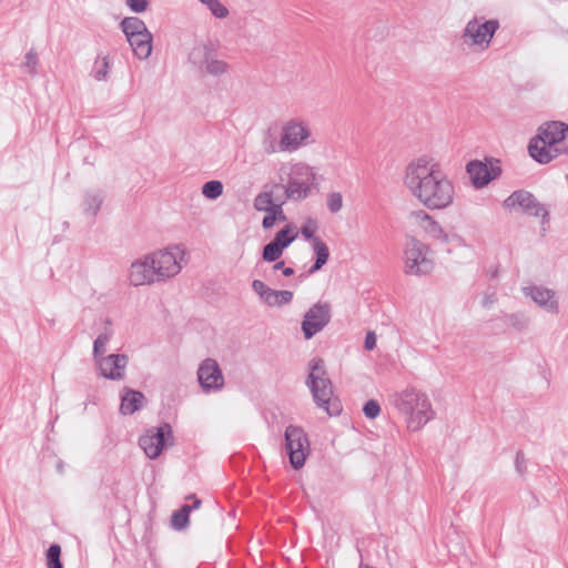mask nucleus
Here are the masks:
<instances>
[{
    "label": "nucleus",
    "instance_id": "393cba45",
    "mask_svg": "<svg viewBox=\"0 0 568 568\" xmlns=\"http://www.w3.org/2000/svg\"><path fill=\"white\" fill-rule=\"evenodd\" d=\"M311 247L315 255V261L311 266L310 271L312 273H315L320 271L328 262L329 248L323 240L316 241L315 243L311 244Z\"/></svg>",
    "mask_w": 568,
    "mask_h": 568
},
{
    "label": "nucleus",
    "instance_id": "49530a36",
    "mask_svg": "<svg viewBox=\"0 0 568 568\" xmlns=\"http://www.w3.org/2000/svg\"><path fill=\"white\" fill-rule=\"evenodd\" d=\"M200 3L204 2L205 0H197Z\"/></svg>",
    "mask_w": 568,
    "mask_h": 568
},
{
    "label": "nucleus",
    "instance_id": "c756f323",
    "mask_svg": "<svg viewBox=\"0 0 568 568\" xmlns=\"http://www.w3.org/2000/svg\"><path fill=\"white\" fill-rule=\"evenodd\" d=\"M209 12L216 19L223 20L230 16L229 8L220 0H205L202 2Z\"/></svg>",
    "mask_w": 568,
    "mask_h": 568
},
{
    "label": "nucleus",
    "instance_id": "6ab92c4d",
    "mask_svg": "<svg viewBox=\"0 0 568 568\" xmlns=\"http://www.w3.org/2000/svg\"><path fill=\"white\" fill-rule=\"evenodd\" d=\"M129 357L125 354H110L98 357L95 362L99 374L110 381H122L126 375Z\"/></svg>",
    "mask_w": 568,
    "mask_h": 568
},
{
    "label": "nucleus",
    "instance_id": "f03ea898",
    "mask_svg": "<svg viewBox=\"0 0 568 568\" xmlns=\"http://www.w3.org/2000/svg\"><path fill=\"white\" fill-rule=\"evenodd\" d=\"M275 180L282 190L284 200L298 203L320 190L322 176L318 169L311 163L291 159L277 165Z\"/></svg>",
    "mask_w": 568,
    "mask_h": 568
},
{
    "label": "nucleus",
    "instance_id": "f257e3e1",
    "mask_svg": "<svg viewBox=\"0 0 568 568\" xmlns=\"http://www.w3.org/2000/svg\"><path fill=\"white\" fill-rule=\"evenodd\" d=\"M403 184L409 194L428 210H445L456 197L453 180L433 158L413 159L404 169Z\"/></svg>",
    "mask_w": 568,
    "mask_h": 568
},
{
    "label": "nucleus",
    "instance_id": "bb28decb",
    "mask_svg": "<svg viewBox=\"0 0 568 568\" xmlns=\"http://www.w3.org/2000/svg\"><path fill=\"white\" fill-rule=\"evenodd\" d=\"M201 505V500L194 498L193 506L184 505L179 511L174 513L172 516V526L176 529H182L186 527L189 524V515L191 510L194 508H199Z\"/></svg>",
    "mask_w": 568,
    "mask_h": 568
},
{
    "label": "nucleus",
    "instance_id": "4468645a",
    "mask_svg": "<svg viewBox=\"0 0 568 568\" xmlns=\"http://www.w3.org/2000/svg\"><path fill=\"white\" fill-rule=\"evenodd\" d=\"M410 223L425 232L429 237L442 244H449L458 241L456 233L445 230L432 215L424 211H415L409 214Z\"/></svg>",
    "mask_w": 568,
    "mask_h": 568
},
{
    "label": "nucleus",
    "instance_id": "58836bf2",
    "mask_svg": "<svg viewBox=\"0 0 568 568\" xmlns=\"http://www.w3.org/2000/svg\"><path fill=\"white\" fill-rule=\"evenodd\" d=\"M125 6L134 13H143L150 6V0H125Z\"/></svg>",
    "mask_w": 568,
    "mask_h": 568
},
{
    "label": "nucleus",
    "instance_id": "a211bd4d",
    "mask_svg": "<svg viewBox=\"0 0 568 568\" xmlns=\"http://www.w3.org/2000/svg\"><path fill=\"white\" fill-rule=\"evenodd\" d=\"M499 28L497 20H487L478 23L476 20L469 21L464 30V37L469 36L470 45L475 50H484L489 47L493 36Z\"/></svg>",
    "mask_w": 568,
    "mask_h": 568
},
{
    "label": "nucleus",
    "instance_id": "5701e85b",
    "mask_svg": "<svg viewBox=\"0 0 568 568\" xmlns=\"http://www.w3.org/2000/svg\"><path fill=\"white\" fill-rule=\"evenodd\" d=\"M121 404L120 412L123 415H132L143 407L145 396L139 390L124 387L120 395Z\"/></svg>",
    "mask_w": 568,
    "mask_h": 568
},
{
    "label": "nucleus",
    "instance_id": "a19ab883",
    "mask_svg": "<svg viewBox=\"0 0 568 568\" xmlns=\"http://www.w3.org/2000/svg\"><path fill=\"white\" fill-rule=\"evenodd\" d=\"M363 412L367 418H376L381 413L379 404L376 400L371 399L364 405Z\"/></svg>",
    "mask_w": 568,
    "mask_h": 568
},
{
    "label": "nucleus",
    "instance_id": "f3484780",
    "mask_svg": "<svg viewBox=\"0 0 568 568\" xmlns=\"http://www.w3.org/2000/svg\"><path fill=\"white\" fill-rule=\"evenodd\" d=\"M331 320V308L327 303L314 304L304 315L302 331L306 339L321 332Z\"/></svg>",
    "mask_w": 568,
    "mask_h": 568
},
{
    "label": "nucleus",
    "instance_id": "7ed1b4c3",
    "mask_svg": "<svg viewBox=\"0 0 568 568\" xmlns=\"http://www.w3.org/2000/svg\"><path fill=\"white\" fill-rule=\"evenodd\" d=\"M390 404L404 419L408 432L423 429L435 418V410L428 395L416 387H406L389 397Z\"/></svg>",
    "mask_w": 568,
    "mask_h": 568
},
{
    "label": "nucleus",
    "instance_id": "c85d7f7f",
    "mask_svg": "<svg viewBox=\"0 0 568 568\" xmlns=\"http://www.w3.org/2000/svg\"><path fill=\"white\" fill-rule=\"evenodd\" d=\"M39 67V55L34 48L29 49L23 58V61L20 64V68L23 73L29 75H36Z\"/></svg>",
    "mask_w": 568,
    "mask_h": 568
},
{
    "label": "nucleus",
    "instance_id": "39448f33",
    "mask_svg": "<svg viewBox=\"0 0 568 568\" xmlns=\"http://www.w3.org/2000/svg\"><path fill=\"white\" fill-rule=\"evenodd\" d=\"M308 371L306 385L316 405L324 409L329 416L339 414L341 405L334 397L333 385L326 376L324 361L317 357L311 359Z\"/></svg>",
    "mask_w": 568,
    "mask_h": 568
},
{
    "label": "nucleus",
    "instance_id": "dca6fc26",
    "mask_svg": "<svg viewBox=\"0 0 568 568\" xmlns=\"http://www.w3.org/2000/svg\"><path fill=\"white\" fill-rule=\"evenodd\" d=\"M252 290L263 305L272 308L284 307L288 305L294 297L292 291L274 290L261 280H253Z\"/></svg>",
    "mask_w": 568,
    "mask_h": 568
},
{
    "label": "nucleus",
    "instance_id": "7c9ffc66",
    "mask_svg": "<svg viewBox=\"0 0 568 568\" xmlns=\"http://www.w3.org/2000/svg\"><path fill=\"white\" fill-rule=\"evenodd\" d=\"M266 215L262 220V227L264 230H271L276 222L286 221V215L283 207H275V210L266 211Z\"/></svg>",
    "mask_w": 568,
    "mask_h": 568
},
{
    "label": "nucleus",
    "instance_id": "a18cd8bd",
    "mask_svg": "<svg viewBox=\"0 0 568 568\" xmlns=\"http://www.w3.org/2000/svg\"><path fill=\"white\" fill-rule=\"evenodd\" d=\"M495 302H496V295H495V293H493V294H489V295H487V296H485V297H484V300H483V305H484L485 307H489V306H490V305H493Z\"/></svg>",
    "mask_w": 568,
    "mask_h": 568
},
{
    "label": "nucleus",
    "instance_id": "423d86ee",
    "mask_svg": "<svg viewBox=\"0 0 568 568\" xmlns=\"http://www.w3.org/2000/svg\"><path fill=\"white\" fill-rule=\"evenodd\" d=\"M161 283L175 278L187 265V251L183 244H170L149 252Z\"/></svg>",
    "mask_w": 568,
    "mask_h": 568
},
{
    "label": "nucleus",
    "instance_id": "473e14b6",
    "mask_svg": "<svg viewBox=\"0 0 568 568\" xmlns=\"http://www.w3.org/2000/svg\"><path fill=\"white\" fill-rule=\"evenodd\" d=\"M110 69V59L105 55L98 57L94 62L93 74L98 81L105 80Z\"/></svg>",
    "mask_w": 568,
    "mask_h": 568
},
{
    "label": "nucleus",
    "instance_id": "1a4fd4ad",
    "mask_svg": "<svg viewBox=\"0 0 568 568\" xmlns=\"http://www.w3.org/2000/svg\"><path fill=\"white\" fill-rule=\"evenodd\" d=\"M120 28L134 55L140 60H146L152 53L153 36L144 21L138 17H125L120 22Z\"/></svg>",
    "mask_w": 568,
    "mask_h": 568
},
{
    "label": "nucleus",
    "instance_id": "a878e982",
    "mask_svg": "<svg viewBox=\"0 0 568 568\" xmlns=\"http://www.w3.org/2000/svg\"><path fill=\"white\" fill-rule=\"evenodd\" d=\"M203 65L204 70L213 77L226 74L230 70V64L225 60L212 54L205 57Z\"/></svg>",
    "mask_w": 568,
    "mask_h": 568
},
{
    "label": "nucleus",
    "instance_id": "e433bc0d",
    "mask_svg": "<svg viewBox=\"0 0 568 568\" xmlns=\"http://www.w3.org/2000/svg\"><path fill=\"white\" fill-rule=\"evenodd\" d=\"M326 206L331 213H337L343 207V196L339 192H331L326 197Z\"/></svg>",
    "mask_w": 568,
    "mask_h": 568
},
{
    "label": "nucleus",
    "instance_id": "2eb2a0df",
    "mask_svg": "<svg viewBox=\"0 0 568 568\" xmlns=\"http://www.w3.org/2000/svg\"><path fill=\"white\" fill-rule=\"evenodd\" d=\"M171 437L172 429L170 425L164 424L160 427L148 429L145 434L141 436L139 443L145 455L153 459L162 453L166 445H169Z\"/></svg>",
    "mask_w": 568,
    "mask_h": 568
},
{
    "label": "nucleus",
    "instance_id": "0eeeda50",
    "mask_svg": "<svg viewBox=\"0 0 568 568\" xmlns=\"http://www.w3.org/2000/svg\"><path fill=\"white\" fill-rule=\"evenodd\" d=\"M312 135V129L306 120L302 118L288 119L282 124L277 146L272 143L266 148V152H296L311 143Z\"/></svg>",
    "mask_w": 568,
    "mask_h": 568
},
{
    "label": "nucleus",
    "instance_id": "f704fd0d",
    "mask_svg": "<svg viewBox=\"0 0 568 568\" xmlns=\"http://www.w3.org/2000/svg\"><path fill=\"white\" fill-rule=\"evenodd\" d=\"M109 342H110V334H108V333H102L95 338V341L93 343V355H94L95 362H98V357L105 356L104 354L106 353Z\"/></svg>",
    "mask_w": 568,
    "mask_h": 568
},
{
    "label": "nucleus",
    "instance_id": "ea45409f",
    "mask_svg": "<svg viewBox=\"0 0 568 568\" xmlns=\"http://www.w3.org/2000/svg\"><path fill=\"white\" fill-rule=\"evenodd\" d=\"M507 322L518 331L526 328L528 325V320L523 314H510L507 316Z\"/></svg>",
    "mask_w": 568,
    "mask_h": 568
},
{
    "label": "nucleus",
    "instance_id": "20e7f679",
    "mask_svg": "<svg viewBox=\"0 0 568 568\" xmlns=\"http://www.w3.org/2000/svg\"><path fill=\"white\" fill-rule=\"evenodd\" d=\"M568 134V124L561 121L546 122L538 129V134L532 138L528 145L529 154L541 164H547L556 159L562 151L558 144Z\"/></svg>",
    "mask_w": 568,
    "mask_h": 568
},
{
    "label": "nucleus",
    "instance_id": "412c9836",
    "mask_svg": "<svg viewBox=\"0 0 568 568\" xmlns=\"http://www.w3.org/2000/svg\"><path fill=\"white\" fill-rule=\"evenodd\" d=\"M282 190L276 180L266 184L263 190L254 197L253 206L258 212H266L275 210V207H283L284 200L283 195L280 196Z\"/></svg>",
    "mask_w": 568,
    "mask_h": 568
},
{
    "label": "nucleus",
    "instance_id": "cd10ccee",
    "mask_svg": "<svg viewBox=\"0 0 568 568\" xmlns=\"http://www.w3.org/2000/svg\"><path fill=\"white\" fill-rule=\"evenodd\" d=\"M318 231V222L316 219L307 217L302 226H301V235L302 237L310 242V244L315 243L316 241H321L322 239L317 235Z\"/></svg>",
    "mask_w": 568,
    "mask_h": 568
},
{
    "label": "nucleus",
    "instance_id": "37998d69",
    "mask_svg": "<svg viewBox=\"0 0 568 568\" xmlns=\"http://www.w3.org/2000/svg\"><path fill=\"white\" fill-rule=\"evenodd\" d=\"M377 338L374 332H367L365 336V349L373 351L376 347Z\"/></svg>",
    "mask_w": 568,
    "mask_h": 568
},
{
    "label": "nucleus",
    "instance_id": "72a5a7b5",
    "mask_svg": "<svg viewBox=\"0 0 568 568\" xmlns=\"http://www.w3.org/2000/svg\"><path fill=\"white\" fill-rule=\"evenodd\" d=\"M61 547L57 544L51 545L47 550L45 560L48 568H62Z\"/></svg>",
    "mask_w": 568,
    "mask_h": 568
},
{
    "label": "nucleus",
    "instance_id": "aec40b11",
    "mask_svg": "<svg viewBox=\"0 0 568 568\" xmlns=\"http://www.w3.org/2000/svg\"><path fill=\"white\" fill-rule=\"evenodd\" d=\"M197 378L201 387L204 390L221 389L224 385V377L222 371L215 359H204L199 369Z\"/></svg>",
    "mask_w": 568,
    "mask_h": 568
},
{
    "label": "nucleus",
    "instance_id": "ddd939ff",
    "mask_svg": "<svg viewBox=\"0 0 568 568\" xmlns=\"http://www.w3.org/2000/svg\"><path fill=\"white\" fill-rule=\"evenodd\" d=\"M466 172L469 175L475 189H483L491 181L501 175V168L498 160L486 159L485 161L474 160L467 163Z\"/></svg>",
    "mask_w": 568,
    "mask_h": 568
},
{
    "label": "nucleus",
    "instance_id": "b1692460",
    "mask_svg": "<svg viewBox=\"0 0 568 568\" xmlns=\"http://www.w3.org/2000/svg\"><path fill=\"white\" fill-rule=\"evenodd\" d=\"M298 236V230L293 223L285 224L276 232L272 240L278 247L285 251Z\"/></svg>",
    "mask_w": 568,
    "mask_h": 568
},
{
    "label": "nucleus",
    "instance_id": "6e6552de",
    "mask_svg": "<svg viewBox=\"0 0 568 568\" xmlns=\"http://www.w3.org/2000/svg\"><path fill=\"white\" fill-rule=\"evenodd\" d=\"M403 265L407 275L429 274L435 266L430 247L414 236H407L403 250Z\"/></svg>",
    "mask_w": 568,
    "mask_h": 568
},
{
    "label": "nucleus",
    "instance_id": "c9c22d12",
    "mask_svg": "<svg viewBox=\"0 0 568 568\" xmlns=\"http://www.w3.org/2000/svg\"><path fill=\"white\" fill-rule=\"evenodd\" d=\"M283 250L278 247L273 241L266 244L262 252V257L265 262H276L283 254Z\"/></svg>",
    "mask_w": 568,
    "mask_h": 568
},
{
    "label": "nucleus",
    "instance_id": "f8f14e48",
    "mask_svg": "<svg viewBox=\"0 0 568 568\" xmlns=\"http://www.w3.org/2000/svg\"><path fill=\"white\" fill-rule=\"evenodd\" d=\"M126 281L131 286H152L161 283L149 253L133 260L126 272Z\"/></svg>",
    "mask_w": 568,
    "mask_h": 568
},
{
    "label": "nucleus",
    "instance_id": "4be33fe9",
    "mask_svg": "<svg viewBox=\"0 0 568 568\" xmlns=\"http://www.w3.org/2000/svg\"><path fill=\"white\" fill-rule=\"evenodd\" d=\"M524 294L547 312H558V302L555 300V292L552 290L541 286H529L524 288Z\"/></svg>",
    "mask_w": 568,
    "mask_h": 568
},
{
    "label": "nucleus",
    "instance_id": "9b49d317",
    "mask_svg": "<svg viewBox=\"0 0 568 568\" xmlns=\"http://www.w3.org/2000/svg\"><path fill=\"white\" fill-rule=\"evenodd\" d=\"M285 442L292 467L295 469L302 468L310 453L307 435L301 427L290 425L285 430Z\"/></svg>",
    "mask_w": 568,
    "mask_h": 568
},
{
    "label": "nucleus",
    "instance_id": "9d476101",
    "mask_svg": "<svg viewBox=\"0 0 568 568\" xmlns=\"http://www.w3.org/2000/svg\"><path fill=\"white\" fill-rule=\"evenodd\" d=\"M503 206L509 211L520 210L525 214L531 216H541V224L549 222L548 210L541 204L536 196L525 190L514 191L504 202Z\"/></svg>",
    "mask_w": 568,
    "mask_h": 568
},
{
    "label": "nucleus",
    "instance_id": "2f4dec72",
    "mask_svg": "<svg viewBox=\"0 0 568 568\" xmlns=\"http://www.w3.org/2000/svg\"><path fill=\"white\" fill-rule=\"evenodd\" d=\"M223 193V184L221 181L212 180L203 184L202 194L206 199L215 200Z\"/></svg>",
    "mask_w": 568,
    "mask_h": 568
},
{
    "label": "nucleus",
    "instance_id": "c03bdc74",
    "mask_svg": "<svg viewBox=\"0 0 568 568\" xmlns=\"http://www.w3.org/2000/svg\"><path fill=\"white\" fill-rule=\"evenodd\" d=\"M273 270H281L284 276H292L294 274V270L292 267L285 266L284 261H278L273 265Z\"/></svg>",
    "mask_w": 568,
    "mask_h": 568
},
{
    "label": "nucleus",
    "instance_id": "79ce46f5",
    "mask_svg": "<svg viewBox=\"0 0 568 568\" xmlns=\"http://www.w3.org/2000/svg\"><path fill=\"white\" fill-rule=\"evenodd\" d=\"M515 467L519 474H524L526 471V457L521 450H518L515 456Z\"/></svg>",
    "mask_w": 568,
    "mask_h": 568
},
{
    "label": "nucleus",
    "instance_id": "4c0bfd02",
    "mask_svg": "<svg viewBox=\"0 0 568 568\" xmlns=\"http://www.w3.org/2000/svg\"><path fill=\"white\" fill-rule=\"evenodd\" d=\"M101 203H102V199H101L100 194H97V193L88 194L85 196V201H84V209L88 213L95 214L98 212V210L100 209Z\"/></svg>",
    "mask_w": 568,
    "mask_h": 568
}]
</instances>
